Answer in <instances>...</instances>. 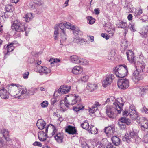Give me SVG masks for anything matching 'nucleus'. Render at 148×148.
<instances>
[{
	"mask_svg": "<svg viewBox=\"0 0 148 148\" xmlns=\"http://www.w3.org/2000/svg\"><path fill=\"white\" fill-rule=\"evenodd\" d=\"M124 102L118 101L113 102L112 105H107L106 108V112L108 117L113 118L116 114H120L123 109Z\"/></svg>",
	"mask_w": 148,
	"mask_h": 148,
	"instance_id": "obj_1",
	"label": "nucleus"
},
{
	"mask_svg": "<svg viewBox=\"0 0 148 148\" xmlns=\"http://www.w3.org/2000/svg\"><path fill=\"white\" fill-rule=\"evenodd\" d=\"M8 91L10 94L16 97L19 99H24L25 97V94L27 91L26 88L23 86L18 84H12L11 85H8Z\"/></svg>",
	"mask_w": 148,
	"mask_h": 148,
	"instance_id": "obj_2",
	"label": "nucleus"
},
{
	"mask_svg": "<svg viewBox=\"0 0 148 148\" xmlns=\"http://www.w3.org/2000/svg\"><path fill=\"white\" fill-rule=\"evenodd\" d=\"M52 131L51 133L52 136L55 134L56 131V129L54 125L52 124H49L45 127V132L44 131H41L38 134V137L40 141L42 142L45 141L47 139V132Z\"/></svg>",
	"mask_w": 148,
	"mask_h": 148,
	"instance_id": "obj_3",
	"label": "nucleus"
},
{
	"mask_svg": "<svg viewBox=\"0 0 148 148\" xmlns=\"http://www.w3.org/2000/svg\"><path fill=\"white\" fill-rule=\"evenodd\" d=\"M114 72L118 77L123 78L126 76L128 73V69L125 64L120 65L114 68Z\"/></svg>",
	"mask_w": 148,
	"mask_h": 148,
	"instance_id": "obj_4",
	"label": "nucleus"
},
{
	"mask_svg": "<svg viewBox=\"0 0 148 148\" xmlns=\"http://www.w3.org/2000/svg\"><path fill=\"white\" fill-rule=\"evenodd\" d=\"M11 29L16 32H23L25 31V33H27V28L25 26L24 23L20 22L18 20H16L13 22L11 26Z\"/></svg>",
	"mask_w": 148,
	"mask_h": 148,
	"instance_id": "obj_5",
	"label": "nucleus"
},
{
	"mask_svg": "<svg viewBox=\"0 0 148 148\" xmlns=\"http://www.w3.org/2000/svg\"><path fill=\"white\" fill-rule=\"evenodd\" d=\"M80 101V97L78 95H70L65 97L64 102H67L69 105L78 103Z\"/></svg>",
	"mask_w": 148,
	"mask_h": 148,
	"instance_id": "obj_6",
	"label": "nucleus"
},
{
	"mask_svg": "<svg viewBox=\"0 0 148 148\" xmlns=\"http://www.w3.org/2000/svg\"><path fill=\"white\" fill-rule=\"evenodd\" d=\"M56 28H57L59 30V28L61 29V32H65L66 28L68 29L73 30L75 29V26L69 23L66 22L65 23H60L56 25L55 26Z\"/></svg>",
	"mask_w": 148,
	"mask_h": 148,
	"instance_id": "obj_7",
	"label": "nucleus"
},
{
	"mask_svg": "<svg viewBox=\"0 0 148 148\" xmlns=\"http://www.w3.org/2000/svg\"><path fill=\"white\" fill-rule=\"evenodd\" d=\"M71 60L72 62L76 64L81 65H86L88 64L86 60L78 58L76 55H73L70 57Z\"/></svg>",
	"mask_w": 148,
	"mask_h": 148,
	"instance_id": "obj_8",
	"label": "nucleus"
},
{
	"mask_svg": "<svg viewBox=\"0 0 148 148\" xmlns=\"http://www.w3.org/2000/svg\"><path fill=\"white\" fill-rule=\"evenodd\" d=\"M124 137L127 140H130L135 142H136L140 139L138 136L137 133L134 131L127 133L124 136Z\"/></svg>",
	"mask_w": 148,
	"mask_h": 148,
	"instance_id": "obj_9",
	"label": "nucleus"
},
{
	"mask_svg": "<svg viewBox=\"0 0 148 148\" xmlns=\"http://www.w3.org/2000/svg\"><path fill=\"white\" fill-rule=\"evenodd\" d=\"M125 123L128 125H130L131 124V120L129 118L125 117H122L120 119L118 124L121 129L124 130L126 128Z\"/></svg>",
	"mask_w": 148,
	"mask_h": 148,
	"instance_id": "obj_10",
	"label": "nucleus"
},
{
	"mask_svg": "<svg viewBox=\"0 0 148 148\" xmlns=\"http://www.w3.org/2000/svg\"><path fill=\"white\" fill-rule=\"evenodd\" d=\"M118 87L121 89H125L129 86V82L127 79H122L118 80L117 82Z\"/></svg>",
	"mask_w": 148,
	"mask_h": 148,
	"instance_id": "obj_11",
	"label": "nucleus"
},
{
	"mask_svg": "<svg viewBox=\"0 0 148 148\" xmlns=\"http://www.w3.org/2000/svg\"><path fill=\"white\" fill-rule=\"evenodd\" d=\"M114 78V75L112 74L106 75L105 79L102 82V86L104 87H106L110 85Z\"/></svg>",
	"mask_w": 148,
	"mask_h": 148,
	"instance_id": "obj_12",
	"label": "nucleus"
},
{
	"mask_svg": "<svg viewBox=\"0 0 148 148\" xmlns=\"http://www.w3.org/2000/svg\"><path fill=\"white\" fill-rule=\"evenodd\" d=\"M129 112L130 113V117L133 120L136 119L138 117V113L136 111L134 105H131L130 106Z\"/></svg>",
	"mask_w": 148,
	"mask_h": 148,
	"instance_id": "obj_13",
	"label": "nucleus"
},
{
	"mask_svg": "<svg viewBox=\"0 0 148 148\" xmlns=\"http://www.w3.org/2000/svg\"><path fill=\"white\" fill-rule=\"evenodd\" d=\"M139 123L140 124L141 129L144 130L148 128V121L145 117H142L140 118Z\"/></svg>",
	"mask_w": 148,
	"mask_h": 148,
	"instance_id": "obj_14",
	"label": "nucleus"
},
{
	"mask_svg": "<svg viewBox=\"0 0 148 148\" xmlns=\"http://www.w3.org/2000/svg\"><path fill=\"white\" fill-rule=\"evenodd\" d=\"M70 89V86H69L64 85L61 86L59 89L58 92L60 94H64L68 93Z\"/></svg>",
	"mask_w": 148,
	"mask_h": 148,
	"instance_id": "obj_15",
	"label": "nucleus"
},
{
	"mask_svg": "<svg viewBox=\"0 0 148 148\" xmlns=\"http://www.w3.org/2000/svg\"><path fill=\"white\" fill-rule=\"evenodd\" d=\"M127 58L129 62L135 64L134 53L131 50L128 51L126 53Z\"/></svg>",
	"mask_w": 148,
	"mask_h": 148,
	"instance_id": "obj_16",
	"label": "nucleus"
},
{
	"mask_svg": "<svg viewBox=\"0 0 148 148\" xmlns=\"http://www.w3.org/2000/svg\"><path fill=\"white\" fill-rule=\"evenodd\" d=\"M138 71H134L132 75V79L135 82H136L142 79L141 74Z\"/></svg>",
	"mask_w": 148,
	"mask_h": 148,
	"instance_id": "obj_17",
	"label": "nucleus"
},
{
	"mask_svg": "<svg viewBox=\"0 0 148 148\" xmlns=\"http://www.w3.org/2000/svg\"><path fill=\"white\" fill-rule=\"evenodd\" d=\"M0 95L1 97L3 99H8L9 98L8 92H7V90L3 87L1 88Z\"/></svg>",
	"mask_w": 148,
	"mask_h": 148,
	"instance_id": "obj_18",
	"label": "nucleus"
},
{
	"mask_svg": "<svg viewBox=\"0 0 148 148\" xmlns=\"http://www.w3.org/2000/svg\"><path fill=\"white\" fill-rule=\"evenodd\" d=\"M98 88L97 84L94 83H88L87 84L86 88L90 92H92L96 90Z\"/></svg>",
	"mask_w": 148,
	"mask_h": 148,
	"instance_id": "obj_19",
	"label": "nucleus"
},
{
	"mask_svg": "<svg viewBox=\"0 0 148 148\" xmlns=\"http://www.w3.org/2000/svg\"><path fill=\"white\" fill-rule=\"evenodd\" d=\"M135 64L136 70L140 73L143 72V69H144L145 66V64L143 62L141 63L138 62L136 64V63Z\"/></svg>",
	"mask_w": 148,
	"mask_h": 148,
	"instance_id": "obj_20",
	"label": "nucleus"
},
{
	"mask_svg": "<svg viewBox=\"0 0 148 148\" xmlns=\"http://www.w3.org/2000/svg\"><path fill=\"white\" fill-rule=\"evenodd\" d=\"M83 71V69L79 66H75L72 69V73L75 75L80 74Z\"/></svg>",
	"mask_w": 148,
	"mask_h": 148,
	"instance_id": "obj_21",
	"label": "nucleus"
},
{
	"mask_svg": "<svg viewBox=\"0 0 148 148\" xmlns=\"http://www.w3.org/2000/svg\"><path fill=\"white\" fill-rule=\"evenodd\" d=\"M36 125L39 129L42 130L45 126L46 123L42 119H40L37 121Z\"/></svg>",
	"mask_w": 148,
	"mask_h": 148,
	"instance_id": "obj_22",
	"label": "nucleus"
},
{
	"mask_svg": "<svg viewBox=\"0 0 148 148\" xmlns=\"http://www.w3.org/2000/svg\"><path fill=\"white\" fill-rule=\"evenodd\" d=\"M57 130L56 129V131L55 134V136H54L55 139L57 142L59 143H61L62 142L63 139V135L62 133L57 132Z\"/></svg>",
	"mask_w": 148,
	"mask_h": 148,
	"instance_id": "obj_23",
	"label": "nucleus"
},
{
	"mask_svg": "<svg viewBox=\"0 0 148 148\" xmlns=\"http://www.w3.org/2000/svg\"><path fill=\"white\" fill-rule=\"evenodd\" d=\"M14 42H12V43H10L7 46L6 45L4 46L3 49V51L7 50V53L8 52H11L14 49V46H13V45L14 44Z\"/></svg>",
	"mask_w": 148,
	"mask_h": 148,
	"instance_id": "obj_24",
	"label": "nucleus"
},
{
	"mask_svg": "<svg viewBox=\"0 0 148 148\" xmlns=\"http://www.w3.org/2000/svg\"><path fill=\"white\" fill-rule=\"evenodd\" d=\"M114 129L111 126L108 127L104 129L105 132L108 136L112 135L114 133Z\"/></svg>",
	"mask_w": 148,
	"mask_h": 148,
	"instance_id": "obj_25",
	"label": "nucleus"
},
{
	"mask_svg": "<svg viewBox=\"0 0 148 148\" xmlns=\"http://www.w3.org/2000/svg\"><path fill=\"white\" fill-rule=\"evenodd\" d=\"M65 131L69 134H74L77 133V131L75 127L70 126H68L66 128Z\"/></svg>",
	"mask_w": 148,
	"mask_h": 148,
	"instance_id": "obj_26",
	"label": "nucleus"
},
{
	"mask_svg": "<svg viewBox=\"0 0 148 148\" xmlns=\"http://www.w3.org/2000/svg\"><path fill=\"white\" fill-rule=\"evenodd\" d=\"M65 104L62 103V101H61L60 102V105L59 106L60 110L62 112H64L69 107V105L67 102H65Z\"/></svg>",
	"mask_w": 148,
	"mask_h": 148,
	"instance_id": "obj_27",
	"label": "nucleus"
},
{
	"mask_svg": "<svg viewBox=\"0 0 148 148\" xmlns=\"http://www.w3.org/2000/svg\"><path fill=\"white\" fill-rule=\"evenodd\" d=\"M38 88H35L34 87L31 88L29 89L27 92L25 94L27 95H33L36 93V91L38 90Z\"/></svg>",
	"mask_w": 148,
	"mask_h": 148,
	"instance_id": "obj_28",
	"label": "nucleus"
},
{
	"mask_svg": "<svg viewBox=\"0 0 148 148\" xmlns=\"http://www.w3.org/2000/svg\"><path fill=\"white\" fill-rule=\"evenodd\" d=\"M100 105L99 104V103L96 101L93 106H92V108L90 109L89 112H90L92 113H93L94 112L96 111L98 109V107L100 106Z\"/></svg>",
	"mask_w": 148,
	"mask_h": 148,
	"instance_id": "obj_29",
	"label": "nucleus"
},
{
	"mask_svg": "<svg viewBox=\"0 0 148 148\" xmlns=\"http://www.w3.org/2000/svg\"><path fill=\"white\" fill-rule=\"evenodd\" d=\"M111 140L114 145H118L120 143V140L116 136H113Z\"/></svg>",
	"mask_w": 148,
	"mask_h": 148,
	"instance_id": "obj_30",
	"label": "nucleus"
},
{
	"mask_svg": "<svg viewBox=\"0 0 148 148\" xmlns=\"http://www.w3.org/2000/svg\"><path fill=\"white\" fill-rule=\"evenodd\" d=\"M89 128L88 130L89 132L94 134H96L97 133L98 130L94 126L92 125L89 127Z\"/></svg>",
	"mask_w": 148,
	"mask_h": 148,
	"instance_id": "obj_31",
	"label": "nucleus"
},
{
	"mask_svg": "<svg viewBox=\"0 0 148 148\" xmlns=\"http://www.w3.org/2000/svg\"><path fill=\"white\" fill-rule=\"evenodd\" d=\"M33 18L32 14L31 13H28L26 14L24 18L26 22L29 21Z\"/></svg>",
	"mask_w": 148,
	"mask_h": 148,
	"instance_id": "obj_32",
	"label": "nucleus"
},
{
	"mask_svg": "<svg viewBox=\"0 0 148 148\" xmlns=\"http://www.w3.org/2000/svg\"><path fill=\"white\" fill-rule=\"evenodd\" d=\"M117 27L123 28H124L127 27V23L123 21H120L118 22L116 24Z\"/></svg>",
	"mask_w": 148,
	"mask_h": 148,
	"instance_id": "obj_33",
	"label": "nucleus"
},
{
	"mask_svg": "<svg viewBox=\"0 0 148 148\" xmlns=\"http://www.w3.org/2000/svg\"><path fill=\"white\" fill-rule=\"evenodd\" d=\"M81 126L84 129L88 130L89 128V125L87 121L86 120L81 124Z\"/></svg>",
	"mask_w": 148,
	"mask_h": 148,
	"instance_id": "obj_34",
	"label": "nucleus"
},
{
	"mask_svg": "<svg viewBox=\"0 0 148 148\" xmlns=\"http://www.w3.org/2000/svg\"><path fill=\"white\" fill-rule=\"evenodd\" d=\"M115 98L113 97H110L108 98L106 101V103H107L110 102L111 104H112L113 102L116 101Z\"/></svg>",
	"mask_w": 148,
	"mask_h": 148,
	"instance_id": "obj_35",
	"label": "nucleus"
},
{
	"mask_svg": "<svg viewBox=\"0 0 148 148\" xmlns=\"http://www.w3.org/2000/svg\"><path fill=\"white\" fill-rule=\"evenodd\" d=\"M114 28V27L113 25L110 23H107L105 25V30L106 31L110 29L111 30Z\"/></svg>",
	"mask_w": 148,
	"mask_h": 148,
	"instance_id": "obj_36",
	"label": "nucleus"
},
{
	"mask_svg": "<svg viewBox=\"0 0 148 148\" xmlns=\"http://www.w3.org/2000/svg\"><path fill=\"white\" fill-rule=\"evenodd\" d=\"M60 36L61 38V43L64 42L66 39V35L65 34V32L64 33L60 32Z\"/></svg>",
	"mask_w": 148,
	"mask_h": 148,
	"instance_id": "obj_37",
	"label": "nucleus"
},
{
	"mask_svg": "<svg viewBox=\"0 0 148 148\" xmlns=\"http://www.w3.org/2000/svg\"><path fill=\"white\" fill-rule=\"evenodd\" d=\"M130 30L133 32H134L136 31V28L134 24L131 23L130 24L129 26Z\"/></svg>",
	"mask_w": 148,
	"mask_h": 148,
	"instance_id": "obj_38",
	"label": "nucleus"
},
{
	"mask_svg": "<svg viewBox=\"0 0 148 148\" xmlns=\"http://www.w3.org/2000/svg\"><path fill=\"white\" fill-rule=\"evenodd\" d=\"M121 46L124 49H125L128 45V43L126 40H124L121 42Z\"/></svg>",
	"mask_w": 148,
	"mask_h": 148,
	"instance_id": "obj_39",
	"label": "nucleus"
},
{
	"mask_svg": "<svg viewBox=\"0 0 148 148\" xmlns=\"http://www.w3.org/2000/svg\"><path fill=\"white\" fill-rule=\"evenodd\" d=\"M1 133L3 134V136H9V132L8 131L5 129H3L1 130Z\"/></svg>",
	"mask_w": 148,
	"mask_h": 148,
	"instance_id": "obj_40",
	"label": "nucleus"
},
{
	"mask_svg": "<svg viewBox=\"0 0 148 148\" xmlns=\"http://www.w3.org/2000/svg\"><path fill=\"white\" fill-rule=\"evenodd\" d=\"M89 79V76L88 75H85L82 76L80 78V80L82 82H86L88 81Z\"/></svg>",
	"mask_w": 148,
	"mask_h": 148,
	"instance_id": "obj_41",
	"label": "nucleus"
},
{
	"mask_svg": "<svg viewBox=\"0 0 148 148\" xmlns=\"http://www.w3.org/2000/svg\"><path fill=\"white\" fill-rule=\"evenodd\" d=\"M59 29L57 28H56V27H55V31L54 32V38L55 40H57L58 38V36L59 34Z\"/></svg>",
	"mask_w": 148,
	"mask_h": 148,
	"instance_id": "obj_42",
	"label": "nucleus"
},
{
	"mask_svg": "<svg viewBox=\"0 0 148 148\" xmlns=\"http://www.w3.org/2000/svg\"><path fill=\"white\" fill-rule=\"evenodd\" d=\"M87 19L89 21V23L90 24H92L95 22V19L91 16H88Z\"/></svg>",
	"mask_w": 148,
	"mask_h": 148,
	"instance_id": "obj_43",
	"label": "nucleus"
},
{
	"mask_svg": "<svg viewBox=\"0 0 148 148\" xmlns=\"http://www.w3.org/2000/svg\"><path fill=\"white\" fill-rule=\"evenodd\" d=\"M51 70L50 69L47 68V67H44L42 71V72L43 73L46 75L49 73L51 72Z\"/></svg>",
	"mask_w": 148,
	"mask_h": 148,
	"instance_id": "obj_44",
	"label": "nucleus"
},
{
	"mask_svg": "<svg viewBox=\"0 0 148 148\" xmlns=\"http://www.w3.org/2000/svg\"><path fill=\"white\" fill-rule=\"evenodd\" d=\"M13 7L10 5H7L5 7V9L8 12H11L12 11Z\"/></svg>",
	"mask_w": 148,
	"mask_h": 148,
	"instance_id": "obj_45",
	"label": "nucleus"
},
{
	"mask_svg": "<svg viewBox=\"0 0 148 148\" xmlns=\"http://www.w3.org/2000/svg\"><path fill=\"white\" fill-rule=\"evenodd\" d=\"M137 90L138 91L139 93L141 94L142 95L145 92V90L142 86H140L137 88Z\"/></svg>",
	"mask_w": 148,
	"mask_h": 148,
	"instance_id": "obj_46",
	"label": "nucleus"
},
{
	"mask_svg": "<svg viewBox=\"0 0 148 148\" xmlns=\"http://www.w3.org/2000/svg\"><path fill=\"white\" fill-rule=\"evenodd\" d=\"M48 105V103L47 101H45L42 102L40 105L42 107L44 108L47 107Z\"/></svg>",
	"mask_w": 148,
	"mask_h": 148,
	"instance_id": "obj_47",
	"label": "nucleus"
},
{
	"mask_svg": "<svg viewBox=\"0 0 148 148\" xmlns=\"http://www.w3.org/2000/svg\"><path fill=\"white\" fill-rule=\"evenodd\" d=\"M122 114L123 116V117L126 118V116H130V113L129 111L126 110H124L123 111Z\"/></svg>",
	"mask_w": 148,
	"mask_h": 148,
	"instance_id": "obj_48",
	"label": "nucleus"
},
{
	"mask_svg": "<svg viewBox=\"0 0 148 148\" xmlns=\"http://www.w3.org/2000/svg\"><path fill=\"white\" fill-rule=\"evenodd\" d=\"M106 31L109 34V37L110 36H112L114 34V29H110L109 30H106Z\"/></svg>",
	"mask_w": 148,
	"mask_h": 148,
	"instance_id": "obj_49",
	"label": "nucleus"
},
{
	"mask_svg": "<svg viewBox=\"0 0 148 148\" xmlns=\"http://www.w3.org/2000/svg\"><path fill=\"white\" fill-rule=\"evenodd\" d=\"M80 38L79 37H75L73 38V41L74 43L79 44V43Z\"/></svg>",
	"mask_w": 148,
	"mask_h": 148,
	"instance_id": "obj_50",
	"label": "nucleus"
},
{
	"mask_svg": "<svg viewBox=\"0 0 148 148\" xmlns=\"http://www.w3.org/2000/svg\"><path fill=\"white\" fill-rule=\"evenodd\" d=\"M142 13V10L140 9H139L138 10H137L135 12V16H140Z\"/></svg>",
	"mask_w": 148,
	"mask_h": 148,
	"instance_id": "obj_51",
	"label": "nucleus"
},
{
	"mask_svg": "<svg viewBox=\"0 0 148 148\" xmlns=\"http://www.w3.org/2000/svg\"><path fill=\"white\" fill-rule=\"evenodd\" d=\"M143 141L145 143H148V134H147L144 136Z\"/></svg>",
	"mask_w": 148,
	"mask_h": 148,
	"instance_id": "obj_52",
	"label": "nucleus"
},
{
	"mask_svg": "<svg viewBox=\"0 0 148 148\" xmlns=\"http://www.w3.org/2000/svg\"><path fill=\"white\" fill-rule=\"evenodd\" d=\"M101 36L102 37L105 38L106 40L108 39L110 37L109 35H107L106 34L102 33L101 34Z\"/></svg>",
	"mask_w": 148,
	"mask_h": 148,
	"instance_id": "obj_53",
	"label": "nucleus"
},
{
	"mask_svg": "<svg viewBox=\"0 0 148 148\" xmlns=\"http://www.w3.org/2000/svg\"><path fill=\"white\" fill-rule=\"evenodd\" d=\"M29 72L28 71L25 72L23 74V77L24 79H26L28 78V75H29Z\"/></svg>",
	"mask_w": 148,
	"mask_h": 148,
	"instance_id": "obj_54",
	"label": "nucleus"
},
{
	"mask_svg": "<svg viewBox=\"0 0 148 148\" xmlns=\"http://www.w3.org/2000/svg\"><path fill=\"white\" fill-rule=\"evenodd\" d=\"M44 67L40 66H38L37 67V71L40 73L42 72Z\"/></svg>",
	"mask_w": 148,
	"mask_h": 148,
	"instance_id": "obj_55",
	"label": "nucleus"
},
{
	"mask_svg": "<svg viewBox=\"0 0 148 148\" xmlns=\"http://www.w3.org/2000/svg\"><path fill=\"white\" fill-rule=\"evenodd\" d=\"M107 58L108 60H114V55L111 54H109Z\"/></svg>",
	"mask_w": 148,
	"mask_h": 148,
	"instance_id": "obj_56",
	"label": "nucleus"
},
{
	"mask_svg": "<svg viewBox=\"0 0 148 148\" xmlns=\"http://www.w3.org/2000/svg\"><path fill=\"white\" fill-rule=\"evenodd\" d=\"M141 110L142 112H144L145 113H148V109L145 106H144L143 107Z\"/></svg>",
	"mask_w": 148,
	"mask_h": 148,
	"instance_id": "obj_57",
	"label": "nucleus"
},
{
	"mask_svg": "<svg viewBox=\"0 0 148 148\" xmlns=\"http://www.w3.org/2000/svg\"><path fill=\"white\" fill-rule=\"evenodd\" d=\"M34 146H38L40 147H42V145L40 142H35L33 143Z\"/></svg>",
	"mask_w": 148,
	"mask_h": 148,
	"instance_id": "obj_58",
	"label": "nucleus"
},
{
	"mask_svg": "<svg viewBox=\"0 0 148 148\" xmlns=\"http://www.w3.org/2000/svg\"><path fill=\"white\" fill-rule=\"evenodd\" d=\"M35 3H31L30 4L29 7L32 9H35L36 8L35 5Z\"/></svg>",
	"mask_w": 148,
	"mask_h": 148,
	"instance_id": "obj_59",
	"label": "nucleus"
},
{
	"mask_svg": "<svg viewBox=\"0 0 148 148\" xmlns=\"http://www.w3.org/2000/svg\"><path fill=\"white\" fill-rule=\"evenodd\" d=\"M143 30L144 31H143L142 33V34L143 35H146L147 33H148V30L147 29L144 28L143 29Z\"/></svg>",
	"mask_w": 148,
	"mask_h": 148,
	"instance_id": "obj_60",
	"label": "nucleus"
},
{
	"mask_svg": "<svg viewBox=\"0 0 148 148\" xmlns=\"http://www.w3.org/2000/svg\"><path fill=\"white\" fill-rule=\"evenodd\" d=\"M60 62V60L59 59H54L53 60V61H52V62H51L50 63L51 64H52L54 62L57 63V62Z\"/></svg>",
	"mask_w": 148,
	"mask_h": 148,
	"instance_id": "obj_61",
	"label": "nucleus"
},
{
	"mask_svg": "<svg viewBox=\"0 0 148 148\" xmlns=\"http://www.w3.org/2000/svg\"><path fill=\"white\" fill-rule=\"evenodd\" d=\"M86 42V40L82 39L80 38L79 44H80V45H83V43H84Z\"/></svg>",
	"mask_w": 148,
	"mask_h": 148,
	"instance_id": "obj_62",
	"label": "nucleus"
},
{
	"mask_svg": "<svg viewBox=\"0 0 148 148\" xmlns=\"http://www.w3.org/2000/svg\"><path fill=\"white\" fill-rule=\"evenodd\" d=\"M35 3L36 4H37L39 5H40L43 4V2L40 0H39L38 1L36 2H35Z\"/></svg>",
	"mask_w": 148,
	"mask_h": 148,
	"instance_id": "obj_63",
	"label": "nucleus"
},
{
	"mask_svg": "<svg viewBox=\"0 0 148 148\" xmlns=\"http://www.w3.org/2000/svg\"><path fill=\"white\" fill-rule=\"evenodd\" d=\"M83 148H89V146L88 144L86 143L82 145Z\"/></svg>",
	"mask_w": 148,
	"mask_h": 148,
	"instance_id": "obj_64",
	"label": "nucleus"
}]
</instances>
